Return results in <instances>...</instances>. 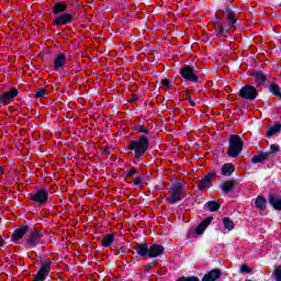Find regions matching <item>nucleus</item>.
<instances>
[{"label":"nucleus","mask_w":281,"mask_h":281,"mask_svg":"<svg viewBox=\"0 0 281 281\" xmlns=\"http://www.w3.org/2000/svg\"><path fill=\"white\" fill-rule=\"evenodd\" d=\"M16 95H19V90H16L15 88H11L9 91L0 95V102L2 103L10 102V100H14Z\"/></svg>","instance_id":"nucleus-10"},{"label":"nucleus","mask_w":281,"mask_h":281,"mask_svg":"<svg viewBox=\"0 0 281 281\" xmlns=\"http://www.w3.org/2000/svg\"><path fill=\"white\" fill-rule=\"evenodd\" d=\"M47 199H49V193L45 189H37L30 195V201L38 203V205H45Z\"/></svg>","instance_id":"nucleus-3"},{"label":"nucleus","mask_w":281,"mask_h":281,"mask_svg":"<svg viewBox=\"0 0 281 281\" xmlns=\"http://www.w3.org/2000/svg\"><path fill=\"white\" fill-rule=\"evenodd\" d=\"M134 184H135V186H142V180H140L139 178H136V179L134 180Z\"/></svg>","instance_id":"nucleus-38"},{"label":"nucleus","mask_w":281,"mask_h":281,"mask_svg":"<svg viewBox=\"0 0 281 281\" xmlns=\"http://www.w3.org/2000/svg\"><path fill=\"white\" fill-rule=\"evenodd\" d=\"M135 172H137V170L135 168L130 169L128 177H133V175H135Z\"/></svg>","instance_id":"nucleus-37"},{"label":"nucleus","mask_w":281,"mask_h":281,"mask_svg":"<svg viewBox=\"0 0 281 281\" xmlns=\"http://www.w3.org/2000/svg\"><path fill=\"white\" fill-rule=\"evenodd\" d=\"M228 157H238V155L243 153L245 143L243 142V138H240V136L232 135L228 139Z\"/></svg>","instance_id":"nucleus-2"},{"label":"nucleus","mask_w":281,"mask_h":281,"mask_svg":"<svg viewBox=\"0 0 281 281\" xmlns=\"http://www.w3.org/2000/svg\"><path fill=\"white\" fill-rule=\"evenodd\" d=\"M3 245V239L0 237V247Z\"/></svg>","instance_id":"nucleus-40"},{"label":"nucleus","mask_w":281,"mask_h":281,"mask_svg":"<svg viewBox=\"0 0 281 281\" xmlns=\"http://www.w3.org/2000/svg\"><path fill=\"white\" fill-rule=\"evenodd\" d=\"M183 192H186V189L183 187L172 188L171 193L167 199V203H170L171 205L175 203H179V201H181V196L183 195Z\"/></svg>","instance_id":"nucleus-6"},{"label":"nucleus","mask_w":281,"mask_h":281,"mask_svg":"<svg viewBox=\"0 0 281 281\" xmlns=\"http://www.w3.org/2000/svg\"><path fill=\"white\" fill-rule=\"evenodd\" d=\"M255 205L258 210H265V207H267V200L262 196H258L255 201Z\"/></svg>","instance_id":"nucleus-23"},{"label":"nucleus","mask_w":281,"mask_h":281,"mask_svg":"<svg viewBox=\"0 0 281 281\" xmlns=\"http://www.w3.org/2000/svg\"><path fill=\"white\" fill-rule=\"evenodd\" d=\"M138 256H148L149 248L146 244H139L136 248Z\"/></svg>","instance_id":"nucleus-21"},{"label":"nucleus","mask_w":281,"mask_h":281,"mask_svg":"<svg viewBox=\"0 0 281 281\" xmlns=\"http://www.w3.org/2000/svg\"><path fill=\"white\" fill-rule=\"evenodd\" d=\"M222 274L221 270L213 269L203 277L202 281H216Z\"/></svg>","instance_id":"nucleus-14"},{"label":"nucleus","mask_w":281,"mask_h":281,"mask_svg":"<svg viewBox=\"0 0 281 281\" xmlns=\"http://www.w3.org/2000/svg\"><path fill=\"white\" fill-rule=\"evenodd\" d=\"M135 130L137 133H148V128H146L144 125H137Z\"/></svg>","instance_id":"nucleus-34"},{"label":"nucleus","mask_w":281,"mask_h":281,"mask_svg":"<svg viewBox=\"0 0 281 281\" xmlns=\"http://www.w3.org/2000/svg\"><path fill=\"white\" fill-rule=\"evenodd\" d=\"M67 10V3L57 2L53 8V14H60V12H65Z\"/></svg>","instance_id":"nucleus-20"},{"label":"nucleus","mask_w":281,"mask_h":281,"mask_svg":"<svg viewBox=\"0 0 281 281\" xmlns=\"http://www.w3.org/2000/svg\"><path fill=\"white\" fill-rule=\"evenodd\" d=\"M270 204L274 210H281V198H277L276 195L270 196Z\"/></svg>","instance_id":"nucleus-22"},{"label":"nucleus","mask_w":281,"mask_h":281,"mask_svg":"<svg viewBox=\"0 0 281 281\" xmlns=\"http://www.w3.org/2000/svg\"><path fill=\"white\" fill-rule=\"evenodd\" d=\"M217 34L221 35V34H225V27H223V24H217Z\"/></svg>","instance_id":"nucleus-35"},{"label":"nucleus","mask_w":281,"mask_h":281,"mask_svg":"<svg viewBox=\"0 0 281 281\" xmlns=\"http://www.w3.org/2000/svg\"><path fill=\"white\" fill-rule=\"evenodd\" d=\"M280 131H281V125L277 124L267 131V135L268 137H273V135H276V133H280Z\"/></svg>","instance_id":"nucleus-28"},{"label":"nucleus","mask_w":281,"mask_h":281,"mask_svg":"<svg viewBox=\"0 0 281 281\" xmlns=\"http://www.w3.org/2000/svg\"><path fill=\"white\" fill-rule=\"evenodd\" d=\"M210 223H212V217H207L195 228V233L198 234V236H201L205 232Z\"/></svg>","instance_id":"nucleus-16"},{"label":"nucleus","mask_w":281,"mask_h":281,"mask_svg":"<svg viewBox=\"0 0 281 281\" xmlns=\"http://www.w3.org/2000/svg\"><path fill=\"white\" fill-rule=\"evenodd\" d=\"M223 224H224L225 229H228V232H232V229H234V227H235V224L232 222V220L229 217H224Z\"/></svg>","instance_id":"nucleus-29"},{"label":"nucleus","mask_w":281,"mask_h":281,"mask_svg":"<svg viewBox=\"0 0 281 281\" xmlns=\"http://www.w3.org/2000/svg\"><path fill=\"white\" fill-rule=\"evenodd\" d=\"M214 177H216V172L214 171L204 176V178L200 180V183L198 187L199 190H207V188H212V179H214Z\"/></svg>","instance_id":"nucleus-8"},{"label":"nucleus","mask_w":281,"mask_h":281,"mask_svg":"<svg viewBox=\"0 0 281 281\" xmlns=\"http://www.w3.org/2000/svg\"><path fill=\"white\" fill-rule=\"evenodd\" d=\"M258 95V90L254 86H244L239 91V98L243 100H256Z\"/></svg>","instance_id":"nucleus-4"},{"label":"nucleus","mask_w":281,"mask_h":281,"mask_svg":"<svg viewBox=\"0 0 281 281\" xmlns=\"http://www.w3.org/2000/svg\"><path fill=\"white\" fill-rule=\"evenodd\" d=\"M49 271H52V261H44L33 281H45V278L49 276Z\"/></svg>","instance_id":"nucleus-5"},{"label":"nucleus","mask_w":281,"mask_h":281,"mask_svg":"<svg viewBox=\"0 0 281 281\" xmlns=\"http://www.w3.org/2000/svg\"><path fill=\"white\" fill-rule=\"evenodd\" d=\"M65 63H67V56L64 54L57 55L54 61L56 71H63Z\"/></svg>","instance_id":"nucleus-13"},{"label":"nucleus","mask_w":281,"mask_h":281,"mask_svg":"<svg viewBox=\"0 0 281 281\" xmlns=\"http://www.w3.org/2000/svg\"><path fill=\"white\" fill-rule=\"evenodd\" d=\"M240 272L241 273H251V269L249 268V266L243 263L240 267Z\"/></svg>","instance_id":"nucleus-33"},{"label":"nucleus","mask_w":281,"mask_h":281,"mask_svg":"<svg viewBox=\"0 0 281 281\" xmlns=\"http://www.w3.org/2000/svg\"><path fill=\"white\" fill-rule=\"evenodd\" d=\"M161 87L162 89H168L170 87V81H168V79H164L161 81Z\"/></svg>","instance_id":"nucleus-36"},{"label":"nucleus","mask_w":281,"mask_h":281,"mask_svg":"<svg viewBox=\"0 0 281 281\" xmlns=\"http://www.w3.org/2000/svg\"><path fill=\"white\" fill-rule=\"evenodd\" d=\"M252 76L257 85H265V82L267 81V77H265L262 72H255Z\"/></svg>","instance_id":"nucleus-24"},{"label":"nucleus","mask_w":281,"mask_h":281,"mask_svg":"<svg viewBox=\"0 0 281 281\" xmlns=\"http://www.w3.org/2000/svg\"><path fill=\"white\" fill-rule=\"evenodd\" d=\"M267 159H269V154L260 153L259 155H256L252 157L251 162L252 164H262V161H267Z\"/></svg>","instance_id":"nucleus-19"},{"label":"nucleus","mask_w":281,"mask_h":281,"mask_svg":"<svg viewBox=\"0 0 281 281\" xmlns=\"http://www.w3.org/2000/svg\"><path fill=\"white\" fill-rule=\"evenodd\" d=\"M41 238H43V235L38 231L31 232L29 238H27V245L31 247H34L41 243Z\"/></svg>","instance_id":"nucleus-12"},{"label":"nucleus","mask_w":281,"mask_h":281,"mask_svg":"<svg viewBox=\"0 0 281 281\" xmlns=\"http://www.w3.org/2000/svg\"><path fill=\"white\" fill-rule=\"evenodd\" d=\"M74 21V15L71 13L61 14L53 20V25L57 27L60 25H67Z\"/></svg>","instance_id":"nucleus-9"},{"label":"nucleus","mask_w":281,"mask_h":281,"mask_svg":"<svg viewBox=\"0 0 281 281\" xmlns=\"http://www.w3.org/2000/svg\"><path fill=\"white\" fill-rule=\"evenodd\" d=\"M234 188H236V182L234 180L222 183V192H224V194H228V192H232Z\"/></svg>","instance_id":"nucleus-15"},{"label":"nucleus","mask_w":281,"mask_h":281,"mask_svg":"<svg viewBox=\"0 0 281 281\" xmlns=\"http://www.w3.org/2000/svg\"><path fill=\"white\" fill-rule=\"evenodd\" d=\"M115 241V237H113V235H105L103 240H102V245L103 247H111V245H113V243Z\"/></svg>","instance_id":"nucleus-27"},{"label":"nucleus","mask_w":281,"mask_h":281,"mask_svg":"<svg viewBox=\"0 0 281 281\" xmlns=\"http://www.w3.org/2000/svg\"><path fill=\"white\" fill-rule=\"evenodd\" d=\"M278 153H280V146L273 144L270 146V150L269 151H266L267 155H269V158L272 156V155H278Z\"/></svg>","instance_id":"nucleus-31"},{"label":"nucleus","mask_w":281,"mask_h":281,"mask_svg":"<svg viewBox=\"0 0 281 281\" xmlns=\"http://www.w3.org/2000/svg\"><path fill=\"white\" fill-rule=\"evenodd\" d=\"M232 172H234V166H232V164H226L222 167V175H224V177H229Z\"/></svg>","instance_id":"nucleus-25"},{"label":"nucleus","mask_w":281,"mask_h":281,"mask_svg":"<svg viewBox=\"0 0 281 281\" xmlns=\"http://www.w3.org/2000/svg\"><path fill=\"white\" fill-rule=\"evenodd\" d=\"M27 234V226H22L14 231L13 233V240H21L23 238V235Z\"/></svg>","instance_id":"nucleus-17"},{"label":"nucleus","mask_w":281,"mask_h":281,"mask_svg":"<svg viewBox=\"0 0 281 281\" xmlns=\"http://www.w3.org/2000/svg\"><path fill=\"white\" fill-rule=\"evenodd\" d=\"M47 95V90L45 89H37L35 91V98H46Z\"/></svg>","instance_id":"nucleus-32"},{"label":"nucleus","mask_w":281,"mask_h":281,"mask_svg":"<svg viewBox=\"0 0 281 281\" xmlns=\"http://www.w3.org/2000/svg\"><path fill=\"white\" fill-rule=\"evenodd\" d=\"M205 207L209 212H216L221 207V204L215 201H210L205 204Z\"/></svg>","instance_id":"nucleus-26"},{"label":"nucleus","mask_w":281,"mask_h":281,"mask_svg":"<svg viewBox=\"0 0 281 281\" xmlns=\"http://www.w3.org/2000/svg\"><path fill=\"white\" fill-rule=\"evenodd\" d=\"M180 74L184 80H189V82H199V76L194 74V68L191 66H186L180 70Z\"/></svg>","instance_id":"nucleus-7"},{"label":"nucleus","mask_w":281,"mask_h":281,"mask_svg":"<svg viewBox=\"0 0 281 281\" xmlns=\"http://www.w3.org/2000/svg\"><path fill=\"white\" fill-rule=\"evenodd\" d=\"M224 14L228 20L229 27H234V24L236 23V21H238L236 16H234V12L231 9H226Z\"/></svg>","instance_id":"nucleus-18"},{"label":"nucleus","mask_w":281,"mask_h":281,"mask_svg":"<svg viewBox=\"0 0 281 281\" xmlns=\"http://www.w3.org/2000/svg\"><path fill=\"white\" fill-rule=\"evenodd\" d=\"M146 271H150V266L145 267Z\"/></svg>","instance_id":"nucleus-39"},{"label":"nucleus","mask_w":281,"mask_h":281,"mask_svg":"<svg viewBox=\"0 0 281 281\" xmlns=\"http://www.w3.org/2000/svg\"><path fill=\"white\" fill-rule=\"evenodd\" d=\"M270 91H271V93H273V95H277L278 98H281L280 86H278L277 83H271L270 85Z\"/></svg>","instance_id":"nucleus-30"},{"label":"nucleus","mask_w":281,"mask_h":281,"mask_svg":"<svg viewBox=\"0 0 281 281\" xmlns=\"http://www.w3.org/2000/svg\"><path fill=\"white\" fill-rule=\"evenodd\" d=\"M164 246L159 245V244H154L151 246H149V250H148V257L149 258H157L159 256H161V254H164Z\"/></svg>","instance_id":"nucleus-11"},{"label":"nucleus","mask_w":281,"mask_h":281,"mask_svg":"<svg viewBox=\"0 0 281 281\" xmlns=\"http://www.w3.org/2000/svg\"><path fill=\"white\" fill-rule=\"evenodd\" d=\"M128 149L133 150L135 157L139 159L148 150V137L146 135H140L138 139L131 140L128 143Z\"/></svg>","instance_id":"nucleus-1"}]
</instances>
